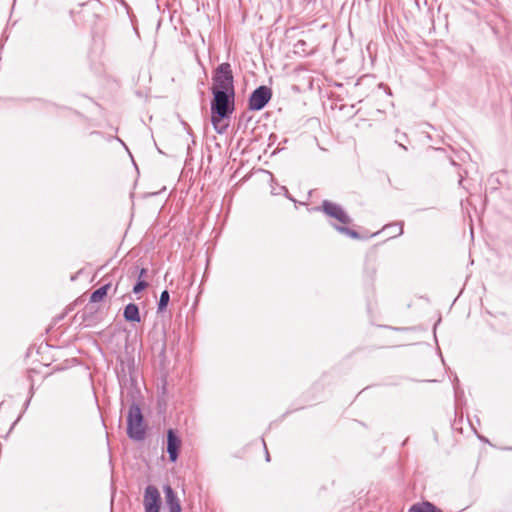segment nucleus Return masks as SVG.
I'll list each match as a JSON object with an SVG mask.
<instances>
[{"instance_id":"nucleus-6","label":"nucleus","mask_w":512,"mask_h":512,"mask_svg":"<svg viewBox=\"0 0 512 512\" xmlns=\"http://www.w3.org/2000/svg\"><path fill=\"white\" fill-rule=\"evenodd\" d=\"M161 497L158 489L153 485H148L144 491L145 512H159Z\"/></svg>"},{"instance_id":"nucleus-12","label":"nucleus","mask_w":512,"mask_h":512,"mask_svg":"<svg viewBox=\"0 0 512 512\" xmlns=\"http://www.w3.org/2000/svg\"><path fill=\"white\" fill-rule=\"evenodd\" d=\"M383 230L388 231L391 238L400 236L403 234V222L386 225Z\"/></svg>"},{"instance_id":"nucleus-3","label":"nucleus","mask_w":512,"mask_h":512,"mask_svg":"<svg viewBox=\"0 0 512 512\" xmlns=\"http://www.w3.org/2000/svg\"><path fill=\"white\" fill-rule=\"evenodd\" d=\"M127 435L131 440L142 441L145 439L146 431L144 418L139 404L133 402L127 415Z\"/></svg>"},{"instance_id":"nucleus-15","label":"nucleus","mask_w":512,"mask_h":512,"mask_svg":"<svg viewBox=\"0 0 512 512\" xmlns=\"http://www.w3.org/2000/svg\"><path fill=\"white\" fill-rule=\"evenodd\" d=\"M147 274V270L145 268H141L139 271L138 279H142Z\"/></svg>"},{"instance_id":"nucleus-4","label":"nucleus","mask_w":512,"mask_h":512,"mask_svg":"<svg viewBox=\"0 0 512 512\" xmlns=\"http://www.w3.org/2000/svg\"><path fill=\"white\" fill-rule=\"evenodd\" d=\"M212 81L213 86L211 91H235L232 68L228 62L221 63L217 66L213 72Z\"/></svg>"},{"instance_id":"nucleus-13","label":"nucleus","mask_w":512,"mask_h":512,"mask_svg":"<svg viewBox=\"0 0 512 512\" xmlns=\"http://www.w3.org/2000/svg\"><path fill=\"white\" fill-rule=\"evenodd\" d=\"M169 300H170L169 292L167 290L162 291L160 294V298H159V302H158V306H157L158 313L163 312L166 309V307L169 303Z\"/></svg>"},{"instance_id":"nucleus-11","label":"nucleus","mask_w":512,"mask_h":512,"mask_svg":"<svg viewBox=\"0 0 512 512\" xmlns=\"http://www.w3.org/2000/svg\"><path fill=\"white\" fill-rule=\"evenodd\" d=\"M110 286H111V284L107 283V284L101 286L100 288L96 289L95 291H93L90 296V301L93 303H96V302H100L101 300H103V298L107 295Z\"/></svg>"},{"instance_id":"nucleus-17","label":"nucleus","mask_w":512,"mask_h":512,"mask_svg":"<svg viewBox=\"0 0 512 512\" xmlns=\"http://www.w3.org/2000/svg\"><path fill=\"white\" fill-rule=\"evenodd\" d=\"M32 395H33V392L32 390L30 391V397L27 399V401L25 402V409L29 406V403L31 401V398H32Z\"/></svg>"},{"instance_id":"nucleus-16","label":"nucleus","mask_w":512,"mask_h":512,"mask_svg":"<svg viewBox=\"0 0 512 512\" xmlns=\"http://www.w3.org/2000/svg\"><path fill=\"white\" fill-rule=\"evenodd\" d=\"M263 445H264V448H265V458H266V461L269 462L270 461V455H269V452L267 450V447H266V444H265L264 441H263Z\"/></svg>"},{"instance_id":"nucleus-1","label":"nucleus","mask_w":512,"mask_h":512,"mask_svg":"<svg viewBox=\"0 0 512 512\" xmlns=\"http://www.w3.org/2000/svg\"><path fill=\"white\" fill-rule=\"evenodd\" d=\"M213 100L211 102V123L217 133L222 134L227 125L220 126L224 118H228L235 109V91L212 90Z\"/></svg>"},{"instance_id":"nucleus-19","label":"nucleus","mask_w":512,"mask_h":512,"mask_svg":"<svg viewBox=\"0 0 512 512\" xmlns=\"http://www.w3.org/2000/svg\"><path fill=\"white\" fill-rule=\"evenodd\" d=\"M454 390H455V393L457 394L458 393V388H457L456 384H454Z\"/></svg>"},{"instance_id":"nucleus-7","label":"nucleus","mask_w":512,"mask_h":512,"mask_svg":"<svg viewBox=\"0 0 512 512\" xmlns=\"http://www.w3.org/2000/svg\"><path fill=\"white\" fill-rule=\"evenodd\" d=\"M181 447V439L173 429L167 431V453L171 462H176Z\"/></svg>"},{"instance_id":"nucleus-14","label":"nucleus","mask_w":512,"mask_h":512,"mask_svg":"<svg viewBox=\"0 0 512 512\" xmlns=\"http://www.w3.org/2000/svg\"><path fill=\"white\" fill-rule=\"evenodd\" d=\"M148 287V282L143 279H138L133 287V293L138 294Z\"/></svg>"},{"instance_id":"nucleus-5","label":"nucleus","mask_w":512,"mask_h":512,"mask_svg":"<svg viewBox=\"0 0 512 512\" xmlns=\"http://www.w3.org/2000/svg\"><path fill=\"white\" fill-rule=\"evenodd\" d=\"M272 98V90L265 86L257 87L250 95L248 107L252 111L262 110Z\"/></svg>"},{"instance_id":"nucleus-9","label":"nucleus","mask_w":512,"mask_h":512,"mask_svg":"<svg viewBox=\"0 0 512 512\" xmlns=\"http://www.w3.org/2000/svg\"><path fill=\"white\" fill-rule=\"evenodd\" d=\"M123 317L127 322H140L139 307L134 303L127 304L123 311Z\"/></svg>"},{"instance_id":"nucleus-18","label":"nucleus","mask_w":512,"mask_h":512,"mask_svg":"<svg viewBox=\"0 0 512 512\" xmlns=\"http://www.w3.org/2000/svg\"><path fill=\"white\" fill-rule=\"evenodd\" d=\"M375 273H376V269L374 267H372L371 270H370L371 278L375 275Z\"/></svg>"},{"instance_id":"nucleus-2","label":"nucleus","mask_w":512,"mask_h":512,"mask_svg":"<svg viewBox=\"0 0 512 512\" xmlns=\"http://www.w3.org/2000/svg\"><path fill=\"white\" fill-rule=\"evenodd\" d=\"M315 210L322 211L328 217H331L339 222L341 225L335 223L331 224L339 233L344 234L352 239H360V234L357 231L352 230L346 226L352 222V219L341 205L329 200H324L321 207H317Z\"/></svg>"},{"instance_id":"nucleus-8","label":"nucleus","mask_w":512,"mask_h":512,"mask_svg":"<svg viewBox=\"0 0 512 512\" xmlns=\"http://www.w3.org/2000/svg\"><path fill=\"white\" fill-rule=\"evenodd\" d=\"M163 490L165 494V504L169 512H181L180 501L172 487L170 485H165Z\"/></svg>"},{"instance_id":"nucleus-20","label":"nucleus","mask_w":512,"mask_h":512,"mask_svg":"<svg viewBox=\"0 0 512 512\" xmlns=\"http://www.w3.org/2000/svg\"><path fill=\"white\" fill-rule=\"evenodd\" d=\"M400 146H401L404 150H406V149H407V148H406V146H404L403 144H400Z\"/></svg>"},{"instance_id":"nucleus-10","label":"nucleus","mask_w":512,"mask_h":512,"mask_svg":"<svg viewBox=\"0 0 512 512\" xmlns=\"http://www.w3.org/2000/svg\"><path fill=\"white\" fill-rule=\"evenodd\" d=\"M410 512H441L435 505L425 501L420 504H415L410 508Z\"/></svg>"}]
</instances>
